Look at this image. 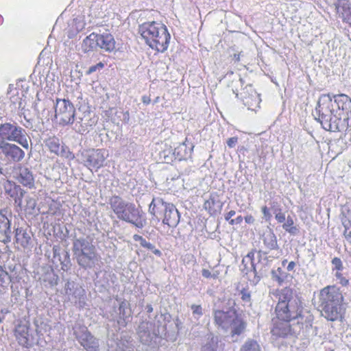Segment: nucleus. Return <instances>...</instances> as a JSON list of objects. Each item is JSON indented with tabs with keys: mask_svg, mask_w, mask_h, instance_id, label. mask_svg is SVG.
Here are the masks:
<instances>
[{
	"mask_svg": "<svg viewBox=\"0 0 351 351\" xmlns=\"http://www.w3.org/2000/svg\"><path fill=\"white\" fill-rule=\"evenodd\" d=\"M244 219L247 224H253L255 223V219L252 215H247L244 217Z\"/></svg>",
	"mask_w": 351,
	"mask_h": 351,
	"instance_id": "obj_43",
	"label": "nucleus"
},
{
	"mask_svg": "<svg viewBox=\"0 0 351 351\" xmlns=\"http://www.w3.org/2000/svg\"><path fill=\"white\" fill-rule=\"evenodd\" d=\"M110 208L117 217L142 228L146 223L145 215L132 205H128L120 197L113 196L110 200Z\"/></svg>",
	"mask_w": 351,
	"mask_h": 351,
	"instance_id": "obj_5",
	"label": "nucleus"
},
{
	"mask_svg": "<svg viewBox=\"0 0 351 351\" xmlns=\"http://www.w3.org/2000/svg\"><path fill=\"white\" fill-rule=\"evenodd\" d=\"M287 259H285V260H283V261H282V265L283 266H285V265L287 264Z\"/></svg>",
	"mask_w": 351,
	"mask_h": 351,
	"instance_id": "obj_55",
	"label": "nucleus"
},
{
	"mask_svg": "<svg viewBox=\"0 0 351 351\" xmlns=\"http://www.w3.org/2000/svg\"><path fill=\"white\" fill-rule=\"evenodd\" d=\"M73 334L80 344L87 351H98L97 339L91 334L84 325H78L73 328Z\"/></svg>",
	"mask_w": 351,
	"mask_h": 351,
	"instance_id": "obj_11",
	"label": "nucleus"
},
{
	"mask_svg": "<svg viewBox=\"0 0 351 351\" xmlns=\"http://www.w3.org/2000/svg\"><path fill=\"white\" fill-rule=\"evenodd\" d=\"M55 117L59 119L61 124L72 123L75 117L74 106L69 100L57 99L55 106Z\"/></svg>",
	"mask_w": 351,
	"mask_h": 351,
	"instance_id": "obj_12",
	"label": "nucleus"
},
{
	"mask_svg": "<svg viewBox=\"0 0 351 351\" xmlns=\"http://www.w3.org/2000/svg\"><path fill=\"white\" fill-rule=\"evenodd\" d=\"M292 321L282 319L275 315L271 319L270 332L276 338H287L293 334V329L291 324Z\"/></svg>",
	"mask_w": 351,
	"mask_h": 351,
	"instance_id": "obj_13",
	"label": "nucleus"
},
{
	"mask_svg": "<svg viewBox=\"0 0 351 351\" xmlns=\"http://www.w3.org/2000/svg\"><path fill=\"white\" fill-rule=\"evenodd\" d=\"M8 272L0 265V285L5 282V279L7 278Z\"/></svg>",
	"mask_w": 351,
	"mask_h": 351,
	"instance_id": "obj_36",
	"label": "nucleus"
},
{
	"mask_svg": "<svg viewBox=\"0 0 351 351\" xmlns=\"http://www.w3.org/2000/svg\"><path fill=\"white\" fill-rule=\"evenodd\" d=\"M147 309L148 313H152L153 311V308H152V305H147Z\"/></svg>",
	"mask_w": 351,
	"mask_h": 351,
	"instance_id": "obj_54",
	"label": "nucleus"
},
{
	"mask_svg": "<svg viewBox=\"0 0 351 351\" xmlns=\"http://www.w3.org/2000/svg\"><path fill=\"white\" fill-rule=\"evenodd\" d=\"M246 322L237 313H236L229 325V328L231 330V336H239L243 334L246 328Z\"/></svg>",
	"mask_w": 351,
	"mask_h": 351,
	"instance_id": "obj_19",
	"label": "nucleus"
},
{
	"mask_svg": "<svg viewBox=\"0 0 351 351\" xmlns=\"http://www.w3.org/2000/svg\"><path fill=\"white\" fill-rule=\"evenodd\" d=\"M16 241H29L31 239V232L27 229L18 228L15 231Z\"/></svg>",
	"mask_w": 351,
	"mask_h": 351,
	"instance_id": "obj_25",
	"label": "nucleus"
},
{
	"mask_svg": "<svg viewBox=\"0 0 351 351\" xmlns=\"http://www.w3.org/2000/svg\"><path fill=\"white\" fill-rule=\"evenodd\" d=\"M235 214H236V212H235L234 210H230L229 212H228V213L225 215V219H226V221H228L230 223V220H231V219H232L231 218H232L233 216H234V215H235Z\"/></svg>",
	"mask_w": 351,
	"mask_h": 351,
	"instance_id": "obj_44",
	"label": "nucleus"
},
{
	"mask_svg": "<svg viewBox=\"0 0 351 351\" xmlns=\"http://www.w3.org/2000/svg\"><path fill=\"white\" fill-rule=\"evenodd\" d=\"M237 313L236 311H223L216 310L214 312V321L216 325L224 330L229 328L230 322Z\"/></svg>",
	"mask_w": 351,
	"mask_h": 351,
	"instance_id": "obj_18",
	"label": "nucleus"
},
{
	"mask_svg": "<svg viewBox=\"0 0 351 351\" xmlns=\"http://www.w3.org/2000/svg\"><path fill=\"white\" fill-rule=\"evenodd\" d=\"M6 193L14 199V202L19 206H21L22 200L25 194V191L20 186L16 184H10L9 189H6Z\"/></svg>",
	"mask_w": 351,
	"mask_h": 351,
	"instance_id": "obj_22",
	"label": "nucleus"
},
{
	"mask_svg": "<svg viewBox=\"0 0 351 351\" xmlns=\"http://www.w3.org/2000/svg\"><path fill=\"white\" fill-rule=\"evenodd\" d=\"M143 247H147L148 249H153V245L151 243H142Z\"/></svg>",
	"mask_w": 351,
	"mask_h": 351,
	"instance_id": "obj_50",
	"label": "nucleus"
},
{
	"mask_svg": "<svg viewBox=\"0 0 351 351\" xmlns=\"http://www.w3.org/2000/svg\"><path fill=\"white\" fill-rule=\"evenodd\" d=\"M142 101L143 104L147 105L149 104H150L151 102V98L149 96H147V95H143L142 97Z\"/></svg>",
	"mask_w": 351,
	"mask_h": 351,
	"instance_id": "obj_47",
	"label": "nucleus"
},
{
	"mask_svg": "<svg viewBox=\"0 0 351 351\" xmlns=\"http://www.w3.org/2000/svg\"><path fill=\"white\" fill-rule=\"evenodd\" d=\"M45 145L49 148L51 152L57 155L61 149L62 145H61L60 139L56 136H51L48 138L45 141Z\"/></svg>",
	"mask_w": 351,
	"mask_h": 351,
	"instance_id": "obj_23",
	"label": "nucleus"
},
{
	"mask_svg": "<svg viewBox=\"0 0 351 351\" xmlns=\"http://www.w3.org/2000/svg\"><path fill=\"white\" fill-rule=\"evenodd\" d=\"M73 251L81 266L86 268L94 265L96 254L92 243H74Z\"/></svg>",
	"mask_w": 351,
	"mask_h": 351,
	"instance_id": "obj_10",
	"label": "nucleus"
},
{
	"mask_svg": "<svg viewBox=\"0 0 351 351\" xmlns=\"http://www.w3.org/2000/svg\"><path fill=\"white\" fill-rule=\"evenodd\" d=\"M322 95L316 110L318 120L326 130L346 131L351 125V99L346 94Z\"/></svg>",
	"mask_w": 351,
	"mask_h": 351,
	"instance_id": "obj_1",
	"label": "nucleus"
},
{
	"mask_svg": "<svg viewBox=\"0 0 351 351\" xmlns=\"http://www.w3.org/2000/svg\"><path fill=\"white\" fill-rule=\"evenodd\" d=\"M319 302L322 315L329 322L345 321L346 304L341 289L336 285H328L320 289Z\"/></svg>",
	"mask_w": 351,
	"mask_h": 351,
	"instance_id": "obj_2",
	"label": "nucleus"
},
{
	"mask_svg": "<svg viewBox=\"0 0 351 351\" xmlns=\"http://www.w3.org/2000/svg\"><path fill=\"white\" fill-rule=\"evenodd\" d=\"M202 276L206 278H217V275H216V274L212 275L211 272L208 269H203L202 271Z\"/></svg>",
	"mask_w": 351,
	"mask_h": 351,
	"instance_id": "obj_41",
	"label": "nucleus"
},
{
	"mask_svg": "<svg viewBox=\"0 0 351 351\" xmlns=\"http://www.w3.org/2000/svg\"><path fill=\"white\" fill-rule=\"evenodd\" d=\"M261 212L266 221H269L271 218V215L269 211V208L267 206H264L261 208Z\"/></svg>",
	"mask_w": 351,
	"mask_h": 351,
	"instance_id": "obj_35",
	"label": "nucleus"
},
{
	"mask_svg": "<svg viewBox=\"0 0 351 351\" xmlns=\"http://www.w3.org/2000/svg\"><path fill=\"white\" fill-rule=\"evenodd\" d=\"M0 150L7 159L13 162H19L25 156V152L14 144H3L0 145Z\"/></svg>",
	"mask_w": 351,
	"mask_h": 351,
	"instance_id": "obj_16",
	"label": "nucleus"
},
{
	"mask_svg": "<svg viewBox=\"0 0 351 351\" xmlns=\"http://www.w3.org/2000/svg\"><path fill=\"white\" fill-rule=\"evenodd\" d=\"M3 17L0 15V25L3 23Z\"/></svg>",
	"mask_w": 351,
	"mask_h": 351,
	"instance_id": "obj_56",
	"label": "nucleus"
},
{
	"mask_svg": "<svg viewBox=\"0 0 351 351\" xmlns=\"http://www.w3.org/2000/svg\"><path fill=\"white\" fill-rule=\"evenodd\" d=\"M58 256H60V253H59V252L58 250L57 246H54L53 247V256L56 257Z\"/></svg>",
	"mask_w": 351,
	"mask_h": 351,
	"instance_id": "obj_51",
	"label": "nucleus"
},
{
	"mask_svg": "<svg viewBox=\"0 0 351 351\" xmlns=\"http://www.w3.org/2000/svg\"><path fill=\"white\" fill-rule=\"evenodd\" d=\"M296 266V263L294 261H291L288 263L287 269L289 271H293Z\"/></svg>",
	"mask_w": 351,
	"mask_h": 351,
	"instance_id": "obj_45",
	"label": "nucleus"
},
{
	"mask_svg": "<svg viewBox=\"0 0 351 351\" xmlns=\"http://www.w3.org/2000/svg\"><path fill=\"white\" fill-rule=\"evenodd\" d=\"M274 213H275V218H276V221L280 223H284L286 218H285V213H283L282 212L281 209L280 208L277 209L275 210Z\"/></svg>",
	"mask_w": 351,
	"mask_h": 351,
	"instance_id": "obj_31",
	"label": "nucleus"
},
{
	"mask_svg": "<svg viewBox=\"0 0 351 351\" xmlns=\"http://www.w3.org/2000/svg\"><path fill=\"white\" fill-rule=\"evenodd\" d=\"M150 213L162 219V223L169 227H175L180 221L178 210L173 204L163 202L162 199H153L149 208Z\"/></svg>",
	"mask_w": 351,
	"mask_h": 351,
	"instance_id": "obj_6",
	"label": "nucleus"
},
{
	"mask_svg": "<svg viewBox=\"0 0 351 351\" xmlns=\"http://www.w3.org/2000/svg\"><path fill=\"white\" fill-rule=\"evenodd\" d=\"M10 215L8 208L0 209V241H9L10 239V221L8 217Z\"/></svg>",
	"mask_w": 351,
	"mask_h": 351,
	"instance_id": "obj_17",
	"label": "nucleus"
},
{
	"mask_svg": "<svg viewBox=\"0 0 351 351\" xmlns=\"http://www.w3.org/2000/svg\"><path fill=\"white\" fill-rule=\"evenodd\" d=\"M36 206V201L33 198H29L27 200V206L25 208V210H27L28 209L34 210Z\"/></svg>",
	"mask_w": 351,
	"mask_h": 351,
	"instance_id": "obj_39",
	"label": "nucleus"
},
{
	"mask_svg": "<svg viewBox=\"0 0 351 351\" xmlns=\"http://www.w3.org/2000/svg\"><path fill=\"white\" fill-rule=\"evenodd\" d=\"M329 351H335L334 350H330Z\"/></svg>",
	"mask_w": 351,
	"mask_h": 351,
	"instance_id": "obj_58",
	"label": "nucleus"
},
{
	"mask_svg": "<svg viewBox=\"0 0 351 351\" xmlns=\"http://www.w3.org/2000/svg\"><path fill=\"white\" fill-rule=\"evenodd\" d=\"M134 239L136 241H142L143 240L141 236H139V235H137V234H135L134 236Z\"/></svg>",
	"mask_w": 351,
	"mask_h": 351,
	"instance_id": "obj_52",
	"label": "nucleus"
},
{
	"mask_svg": "<svg viewBox=\"0 0 351 351\" xmlns=\"http://www.w3.org/2000/svg\"><path fill=\"white\" fill-rule=\"evenodd\" d=\"M283 229L290 233L291 234H296L299 230L296 226H294V221L291 217L288 216L287 221L282 225Z\"/></svg>",
	"mask_w": 351,
	"mask_h": 351,
	"instance_id": "obj_28",
	"label": "nucleus"
},
{
	"mask_svg": "<svg viewBox=\"0 0 351 351\" xmlns=\"http://www.w3.org/2000/svg\"><path fill=\"white\" fill-rule=\"evenodd\" d=\"M138 33L152 50L158 53H164L167 50L171 34L163 23L157 21L144 22L139 25Z\"/></svg>",
	"mask_w": 351,
	"mask_h": 351,
	"instance_id": "obj_3",
	"label": "nucleus"
},
{
	"mask_svg": "<svg viewBox=\"0 0 351 351\" xmlns=\"http://www.w3.org/2000/svg\"><path fill=\"white\" fill-rule=\"evenodd\" d=\"M243 217L241 215L238 216L236 219L230 220V224L232 226L240 224L242 223Z\"/></svg>",
	"mask_w": 351,
	"mask_h": 351,
	"instance_id": "obj_42",
	"label": "nucleus"
},
{
	"mask_svg": "<svg viewBox=\"0 0 351 351\" xmlns=\"http://www.w3.org/2000/svg\"><path fill=\"white\" fill-rule=\"evenodd\" d=\"M3 317L0 316V324L3 322Z\"/></svg>",
	"mask_w": 351,
	"mask_h": 351,
	"instance_id": "obj_57",
	"label": "nucleus"
},
{
	"mask_svg": "<svg viewBox=\"0 0 351 351\" xmlns=\"http://www.w3.org/2000/svg\"><path fill=\"white\" fill-rule=\"evenodd\" d=\"M240 351H261V348L257 341L250 339L241 346Z\"/></svg>",
	"mask_w": 351,
	"mask_h": 351,
	"instance_id": "obj_27",
	"label": "nucleus"
},
{
	"mask_svg": "<svg viewBox=\"0 0 351 351\" xmlns=\"http://www.w3.org/2000/svg\"><path fill=\"white\" fill-rule=\"evenodd\" d=\"M238 140H239V138L237 136H234V137H231V138H229L228 140H227V145L230 147V148H232L234 147L236 144L238 143Z\"/></svg>",
	"mask_w": 351,
	"mask_h": 351,
	"instance_id": "obj_37",
	"label": "nucleus"
},
{
	"mask_svg": "<svg viewBox=\"0 0 351 351\" xmlns=\"http://www.w3.org/2000/svg\"><path fill=\"white\" fill-rule=\"evenodd\" d=\"M243 104L248 110H254L259 107L261 101L260 95L256 93L252 85H247L241 93Z\"/></svg>",
	"mask_w": 351,
	"mask_h": 351,
	"instance_id": "obj_15",
	"label": "nucleus"
},
{
	"mask_svg": "<svg viewBox=\"0 0 351 351\" xmlns=\"http://www.w3.org/2000/svg\"><path fill=\"white\" fill-rule=\"evenodd\" d=\"M83 165L91 171H97L106 165L108 157V151L104 148H90L82 153Z\"/></svg>",
	"mask_w": 351,
	"mask_h": 351,
	"instance_id": "obj_8",
	"label": "nucleus"
},
{
	"mask_svg": "<svg viewBox=\"0 0 351 351\" xmlns=\"http://www.w3.org/2000/svg\"><path fill=\"white\" fill-rule=\"evenodd\" d=\"M288 277V274L281 267H278L276 269L271 271V278L273 280L276 281L280 286L282 285Z\"/></svg>",
	"mask_w": 351,
	"mask_h": 351,
	"instance_id": "obj_24",
	"label": "nucleus"
},
{
	"mask_svg": "<svg viewBox=\"0 0 351 351\" xmlns=\"http://www.w3.org/2000/svg\"><path fill=\"white\" fill-rule=\"evenodd\" d=\"M153 252H154L156 255H157V256H160L161 255V252H160V251L159 250L156 249V250H154L153 251Z\"/></svg>",
	"mask_w": 351,
	"mask_h": 351,
	"instance_id": "obj_53",
	"label": "nucleus"
},
{
	"mask_svg": "<svg viewBox=\"0 0 351 351\" xmlns=\"http://www.w3.org/2000/svg\"><path fill=\"white\" fill-rule=\"evenodd\" d=\"M293 294V289L291 287H285L279 291L274 308L275 315L292 322L304 317L303 302L294 298Z\"/></svg>",
	"mask_w": 351,
	"mask_h": 351,
	"instance_id": "obj_4",
	"label": "nucleus"
},
{
	"mask_svg": "<svg viewBox=\"0 0 351 351\" xmlns=\"http://www.w3.org/2000/svg\"><path fill=\"white\" fill-rule=\"evenodd\" d=\"M22 128L10 123L0 125V145L8 144L6 141H15L25 149H28L29 143L27 138L22 134Z\"/></svg>",
	"mask_w": 351,
	"mask_h": 351,
	"instance_id": "obj_9",
	"label": "nucleus"
},
{
	"mask_svg": "<svg viewBox=\"0 0 351 351\" xmlns=\"http://www.w3.org/2000/svg\"><path fill=\"white\" fill-rule=\"evenodd\" d=\"M17 180L25 187L29 189L34 188V178L32 173L27 168L21 167L19 169Z\"/></svg>",
	"mask_w": 351,
	"mask_h": 351,
	"instance_id": "obj_20",
	"label": "nucleus"
},
{
	"mask_svg": "<svg viewBox=\"0 0 351 351\" xmlns=\"http://www.w3.org/2000/svg\"><path fill=\"white\" fill-rule=\"evenodd\" d=\"M240 57H241V53H235L233 56V60L235 62H239L240 61Z\"/></svg>",
	"mask_w": 351,
	"mask_h": 351,
	"instance_id": "obj_49",
	"label": "nucleus"
},
{
	"mask_svg": "<svg viewBox=\"0 0 351 351\" xmlns=\"http://www.w3.org/2000/svg\"><path fill=\"white\" fill-rule=\"evenodd\" d=\"M83 47L86 51L99 48L107 52H112L115 49L116 41L110 33L97 34L92 32L84 39Z\"/></svg>",
	"mask_w": 351,
	"mask_h": 351,
	"instance_id": "obj_7",
	"label": "nucleus"
},
{
	"mask_svg": "<svg viewBox=\"0 0 351 351\" xmlns=\"http://www.w3.org/2000/svg\"><path fill=\"white\" fill-rule=\"evenodd\" d=\"M336 277L339 280V282L342 286L346 287L349 285V280L343 276L340 272H337Z\"/></svg>",
	"mask_w": 351,
	"mask_h": 351,
	"instance_id": "obj_34",
	"label": "nucleus"
},
{
	"mask_svg": "<svg viewBox=\"0 0 351 351\" xmlns=\"http://www.w3.org/2000/svg\"><path fill=\"white\" fill-rule=\"evenodd\" d=\"M342 225L343 226V234L348 241H351V218L343 216L341 218Z\"/></svg>",
	"mask_w": 351,
	"mask_h": 351,
	"instance_id": "obj_26",
	"label": "nucleus"
},
{
	"mask_svg": "<svg viewBox=\"0 0 351 351\" xmlns=\"http://www.w3.org/2000/svg\"><path fill=\"white\" fill-rule=\"evenodd\" d=\"M191 309L193 310V314H197V315H202V306L200 305L193 304L191 306Z\"/></svg>",
	"mask_w": 351,
	"mask_h": 351,
	"instance_id": "obj_40",
	"label": "nucleus"
},
{
	"mask_svg": "<svg viewBox=\"0 0 351 351\" xmlns=\"http://www.w3.org/2000/svg\"><path fill=\"white\" fill-rule=\"evenodd\" d=\"M332 263L335 266V269L337 271H341L343 268L341 259L338 257H335L332 260Z\"/></svg>",
	"mask_w": 351,
	"mask_h": 351,
	"instance_id": "obj_33",
	"label": "nucleus"
},
{
	"mask_svg": "<svg viewBox=\"0 0 351 351\" xmlns=\"http://www.w3.org/2000/svg\"><path fill=\"white\" fill-rule=\"evenodd\" d=\"M202 351H215L210 344H206L202 347Z\"/></svg>",
	"mask_w": 351,
	"mask_h": 351,
	"instance_id": "obj_48",
	"label": "nucleus"
},
{
	"mask_svg": "<svg viewBox=\"0 0 351 351\" xmlns=\"http://www.w3.org/2000/svg\"><path fill=\"white\" fill-rule=\"evenodd\" d=\"M241 300L245 302H249L250 300V293L245 289L241 291Z\"/></svg>",
	"mask_w": 351,
	"mask_h": 351,
	"instance_id": "obj_38",
	"label": "nucleus"
},
{
	"mask_svg": "<svg viewBox=\"0 0 351 351\" xmlns=\"http://www.w3.org/2000/svg\"><path fill=\"white\" fill-rule=\"evenodd\" d=\"M14 335L21 346L26 348L31 346L33 337L30 333V326L28 323L20 321L14 328Z\"/></svg>",
	"mask_w": 351,
	"mask_h": 351,
	"instance_id": "obj_14",
	"label": "nucleus"
},
{
	"mask_svg": "<svg viewBox=\"0 0 351 351\" xmlns=\"http://www.w3.org/2000/svg\"><path fill=\"white\" fill-rule=\"evenodd\" d=\"M57 156H59L69 160H73L75 158L74 154L70 150V149L67 146L64 145H62L60 152H58Z\"/></svg>",
	"mask_w": 351,
	"mask_h": 351,
	"instance_id": "obj_29",
	"label": "nucleus"
},
{
	"mask_svg": "<svg viewBox=\"0 0 351 351\" xmlns=\"http://www.w3.org/2000/svg\"><path fill=\"white\" fill-rule=\"evenodd\" d=\"M10 100L14 104H18L19 106H21V99L19 97L16 98V97H15V96H12V97H10Z\"/></svg>",
	"mask_w": 351,
	"mask_h": 351,
	"instance_id": "obj_46",
	"label": "nucleus"
},
{
	"mask_svg": "<svg viewBox=\"0 0 351 351\" xmlns=\"http://www.w3.org/2000/svg\"><path fill=\"white\" fill-rule=\"evenodd\" d=\"M104 67V64L101 62L97 63L95 65L91 66L86 71L87 74H91L95 72L97 70L102 69Z\"/></svg>",
	"mask_w": 351,
	"mask_h": 351,
	"instance_id": "obj_32",
	"label": "nucleus"
},
{
	"mask_svg": "<svg viewBox=\"0 0 351 351\" xmlns=\"http://www.w3.org/2000/svg\"><path fill=\"white\" fill-rule=\"evenodd\" d=\"M222 205L213 195H210L209 198L204 203V208L210 215H216L220 212Z\"/></svg>",
	"mask_w": 351,
	"mask_h": 351,
	"instance_id": "obj_21",
	"label": "nucleus"
},
{
	"mask_svg": "<svg viewBox=\"0 0 351 351\" xmlns=\"http://www.w3.org/2000/svg\"><path fill=\"white\" fill-rule=\"evenodd\" d=\"M341 17L344 23L351 26V7H343Z\"/></svg>",
	"mask_w": 351,
	"mask_h": 351,
	"instance_id": "obj_30",
	"label": "nucleus"
}]
</instances>
